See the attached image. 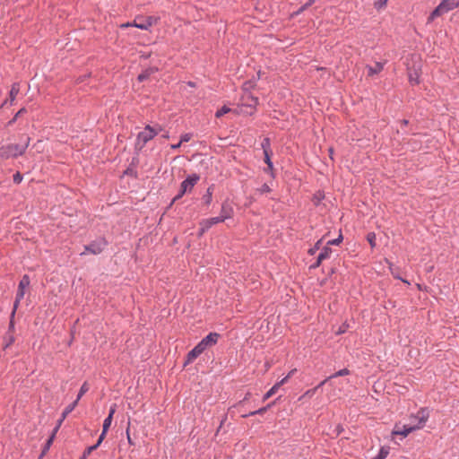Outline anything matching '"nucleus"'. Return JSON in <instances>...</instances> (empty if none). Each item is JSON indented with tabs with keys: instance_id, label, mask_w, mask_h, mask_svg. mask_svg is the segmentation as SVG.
<instances>
[{
	"instance_id": "f257e3e1",
	"label": "nucleus",
	"mask_w": 459,
	"mask_h": 459,
	"mask_svg": "<svg viewBox=\"0 0 459 459\" xmlns=\"http://www.w3.org/2000/svg\"><path fill=\"white\" fill-rule=\"evenodd\" d=\"M428 419L429 412L427 409L421 408L420 410L418 411V416L416 417V420H418L417 424H405L403 426L396 424L394 428V430L392 431V434L394 436L400 435L405 437L411 432L423 428Z\"/></svg>"
},
{
	"instance_id": "f03ea898",
	"label": "nucleus",
	"mask_w": 459,
	"mask_h": 459,
	"mask_svg": "<svg viewBox=\"0 0 459 459\" xmlns=\"http://www.w3.org/2000/svg\"><path fill=\"white\" fill-rule=\"evenodd\" d=\"M30 142L29 136L22 138L20 143H10L0 147V157L4 160L22 156L28 148Z\"/></svg>"
},
{
	"instance_id": "7ed1b4c3",
	"label": "nucleus",
	"mask_w": 459,
	"mask_h": 459,
	"mask_svg": "<svg viewBox=\"0 0 459 459\" xmlns=\"http://www.w3.org/2000/svg\"><path fill=\"white\" fill-rule=\"evenodd\" d=\"M161 131L160 126L157 125L155 126H151L147 125L144 129L138 133L136 138V147L141 150L144 147V145L153 139L159 132Z\"/></svg>"
},
{
	"instance_id": "20e7f679",
	"label": "nucleus",
	"mask_w": 459,
	"mask_h": 459,
	"mask_svg": "<svg viewBox=\"0 0 459 459\" xmlns=\"http://www.w3.org/2000/svg\"><path fill=\"white\" fill-rule=\"evenodd\" d=\"M457 7H459V0H442L429 14L428 22H433L436 18L447 13Z\"/></svg>"
},
{
	"instance_id": "39448f33",
	"label": "nucleus",
	"mask_w": 459,
	"mask_h": 459,
	"mask_svg": "<svg viewBox=\"0 0 459 459\" xmlns=\"http://www.w3.org/2000/svg\"><path fill=\"white\" fill-rule=\"evenodd\" d=\"M200 179V176L196 173L188 175L180 185V189L178 195L173 198L172 204L183 197L186 193H190L194 186L197 184Z\"/></svg>"
},
{
	"instance_id": "423d86ee",
	"label": "nucleus",
	"mask_w": 459,
	"mask_h": 459,
	"mask_svg": "<svg viewBox=\"0 0 459 459\" xmlns=\"http://www.w3.org/2000/svg\"><path fill=\"white\" fill-rule=\"evenodd\" d=\"M30 280L28 274H24L19 284H18V290L15 296V300L13 303L14 310H17L21 300L24 298L25 295V289L30 286Z\"/></svg>"
},
{
	"instance_id": "0eeeda50",
	"label": "nucleus",
	"mask_w": 459,
	"mask_h": 459,
	"mask_svg": "<svg viewBox=\"0 0 459 459\" xmlns=\"http://www.w3.org/2000/svg\"><path fill=\"white\" fill-rule=\"evenodd\" d=\"M108 242L104 238H100L96 240L91 241L90 244L86 245L84 247V252H82L81 255H84L86 252L93 254V255H99L100 254L104 248L107 247Z\"/></svg>"
},
{
	"instance_id": "6e6552de",
	"label": "nucleus",
	"mask_w": 459,
	"mask_h": 459,
	"mask_svg": "<svg viewBox=\"0 0 459 459\" xmlns=\"http://www.w3.org/2000/svg\"><path fill=\"white\" fill-rule=\"evenodd\" d=\"M221 337L220 333L216 332L210 333L204 338H203L195 346L201 351H204L205 350L214 346Z\"/></svg>"
},
{
	"instance_id": "1a4fd4ad",
	"label": "nucleus",
	"mask_w": 459,
	"mask_h": 459,
	"mask_svg": "<svg viewBox=\"0 0 459 459\" xmlns=\"http://www.w3.org/2000/svg\"><path fill=\"white\" fill-rule=\"evenodd\" d=\"M220 222H223V219L221 218L220 216L203 220L200 222V235L204 234L211 227H212L213 225L220 223Z\"/></svg>"
},
{
	"instance_id": "9d476101",
	"label": "nucleus",
	"mask_w": 459,
	"mask_h": 459,
	"mask_svg": "<svg viewBox=\"0 0 459 459\" xmlns=\"http://www.w3.org/2000/svg\"><path fill=\"white\" fill-rule=\"evenodd\" d=\"M154 21H155V19L153 17L149 16L146 19L139 21V22L137 20H134L132 26L136 27L141 30H147L152 26ZM124 26L128 27V26H131V24L127 23V24H125Z\"/></svg>"
},
{
	"instance_id": "9b49d317",
	"label": "nucleus",
	"mask_w": 459,
	"mask_h": 459,
	"mask_svg": "<svg viewBox=\"0 0 459 459\" xmlns=\"http://www.w3.org/2000/svg\"><path fill=\"white\" fill-rule=\"evenodd\" d=\"M332 254V248L329 247H325L322 248L321 252L319 253L316 261L310 265V269H316L320 266L322 261L328 259Z\"/></svg>"
},
{
	"instance_id": "f8f14e48",
	"label": "nucleus",
	"mask_w": 459,
	"mask_h": 459,
	"mask_svg": "<svg viewBox=\"0 0 459 459\" xmlns=\"http://www.w3.org/2000/svg\"><path fill=\"white\" fill-rule=\"evenodd\" d=\"M232 215L233 208L231 204L228 201L223 202L221 204V213L219 216L223 219V221H225L227 219L231 218Z\"/></svg>"
},
{
	"instance_id": "ddd939ff",
	"label": "nucleus",
	"mask_w": 459,
	"mask_h": 459,
	"mask_svg": "<svg viewBox=\"0 0 459 459\" xmlns=\"http://www.w3.org/2000/svg\"><path fill=\"white\" fill-rule=\"evenodd\" d=\"M242 100H243V105L249 107V108H255V107L258 105V99L256 97L251 95L250 93H246L242 97Z\"/></svg>"
},
{
	"instance_id": "4468645a",
	"label": "nucleus",
	"mask_w": 459,
	"mask_h": 459,
	"mask_svg": "<svg viewBox=\"0 0 459 459\" xmlns=\"http://www.w3.org/2000/svg\"><path fill=\"white\" fill-rule=\"evenodd\" d=\"M203 351H201L196 346H195L186 355L184 366L192 363L197 357H199Z\"/></svg>"
},
{
	"instance_id": "2eb2a0df",
	"label": "nucleus",
	"mask_w": 459,
	"mask_h": 459,
	"mask_svg": "<svg viewBox=\"0 0 459 459\" xmlns=\"http://www.w3.org/2000/svg\"><path fill=\"white\" fill-rule=\"evenodd\" d=\"M367 69L368 74L369 76H372L374 74L380 73L384 69V63L377 62L373 66L368 65Z\"/></svg>"
},
{
	"instance_id": "dca6fc26",
	"label": "nucleus",
	"mask_w": 459,
	"mask_h": 459,
	"mask_svg": "<svg viewBox=\"0 0 459 459\" xmlns=\"http://www.w3.org/2000/svg\"><path fill=\"white\" fill-rule=\"evenodd\" d=\"M213 185L210 186L203 195L202 201L204 205L209 206L212 201Z\"/></svg>"
},
{
	"instance_id": "f3484780",
	"label": "nucleus",
	"mask_w": 459,
	"mask_h": 459,
	"mask_svg": "<svg viewBox=\"0 0 459 459\" xmlns=\"http://www.w3.org/2000/svg\"><path fill=\"white\" fill-rule=\"evenodd\" d=\"M76 405H77V401H74L72 403L67 405L65 407V409L64 410V411L62 412L61 418L58 420V421H60L62 423L65 420V419L67 417V415L74 410Z\"/></svg>"
},
{
	"instance_id": "a211bd4d",
	"label": "nucleus",
	"mask_w": 459,
	"mask_h": 459,
	"mask_svg": "<svg viewBox=\"0 0 459 459\" xmlns=\"http://www.w3.org/2000/svg\"><path fill=\"white\" fill-rule=\"evenodd\" d=\"M20 91V85L18 82H14L13 83L12 85V88L10 90V92H9V98H10V102L11 104H13V102L14 101L17 94L19 93Z\"/></svg>"
},
{
	"instance_id": "6ab92c4d",
	"label": "nucleus",
	"mask_w": 459,
	"mask_h": 459,
	"mask_svg": "<svg viewBox=\"0 0 459 459\" xmlns=\"http://www.w3.org/2000/svg\"><path fill=\"white\" fill-rule=\"evenodd\" d=\"M53 441H54V437L53 436H50L48 440L46 441L45 445L43 446V448H42V451H41V454L39 455V459H42L45 455L48 452L50 446H52L53 444Z\"/></svg>"
},
{
	"instance_id": "aec40b11",
	"label": "nucleus",
	"mask_w": 459,
	"mask_h": 459,
	"mask_svg": "<svg viewBox=\"0 0 459 459\" xmlns=\"http://www.w3.org/2000/svg\"><path fill=\"white\" fill-rule=\"evenodd\" d=\"M389 446H382L378 454L373 459H385L389 455Z\"/></svg>"
},
{
	"instance_id": "412c9836",
	"label": "nucleus",
	"mask_w": 459,
	"mask_h": 459,
	"mask_svg": "<svg viewBox=\"0 0 459 459\" xmlns=\"http://www.w3.org/2000/svg\"><path fill=\"white\" fill-rule=\"evenodd\" d=\"M316 0H307L306 4L301 5L295 13L294 15H299L302 13L305 10L310 7Z\"/></svg>"
},
{
	"instance_id": "4be33fe9",
	"label": "nucleus",
	"mask_w": 459,
	"mask_h": 459,
	"mask_svg": "<svg viewBox=\"0 0 459 459\" xmlns=\"http://www.w3.org/2000/svg\"><path fill=\"white\" fill-rule=\"evenodd\" d=\"M88 391H89V385H88V384H87L86 382H84V383L82 385V386H81V388H80V390H79V393H78V394H77V397H76L75 401H77V403H78V402L80 401V399L82 397V395H83L85 393H87Z\"/></svg>"
},
{
	"instance_id": "5701e85b",
	"label": "nucleus",
	"mask_w": 459,
	"mask_h": 459,
	"mask_svg": "<svg viewBox=\"0 0 459 459\" xmlns=\"http://www.w3.org/2000/svg\"><path fill=\"white\" fill-rule=\"evenodd\" d=\"M261 148L263 149L264 152H272L271 151V141L268 137H265L263 139V141L261 143Z\"/></svg>"
},
{
	"instance_id": "b1692460",
	"label": "nucleus",
	"mask_w": 459,
	"mask_h": 459,
	"mask_svg": "<svg viewBox=\"0 0 459 459\" xmlns=\"http://www.w3.org/2000/svg\"><path fill=\"white\" fill-rule=\"evenodd\" d=\"M350 374V370L348 368H342L335 372L334 374L331 375L328 378L332 379L337 377H344Z\"/></svg>"
},
{
	"instance_id": "393cba45",
	"label": "nucleus",
	"mask_w": 459,
	"mask_h": 459,
	"mask_svg": "<svg viewBox=\"0 0 459 459\" xmlns=\"http://www.w3.org/2000/svg\"><path fill=\"white\" fill-rule=\"evenodd\" d=\"M111 422H112V419H111V416H108L104 421H103V426H102V432L101 433H104V434H107L110 425H111Z\"/></svg>"
},
{
	"instance_id": "a878e982",
	"label": "nucleus",
	"mask_w": 459,
	"mask_h": 459,
	"mask_svg": "<svg viewBox=\"0 0 459 459\" xmlns=\"http://www.w3.org/2000/svg\"><path fill=\"white\" fill-rule=\"evenodd\" d=\"M279 389V385H274L271 387V389L264 395V401L269 399L271 396H273L277 390Z\"/></svg>"
},
{
	"instance_id": "bb28decb",
	"label": "nucleus",
	"mask_w": 459,
	"mask_h": 459,
	"mask_svg": "<svg viewBox=\"0 0 459 459\" xmlns=\"http://www.w3.org/2000/svg\"><path fill=\"white\" fill-rule=\"evenodd\" d=\"M367 240L368 241L370 247L374 248L376 247V234L374 232H369L367 235Z\"/></svg>"
},
{
	"instance_id": "cd10ccee",
	"label": "nucleus",
	"mask_w": 459,
	"mask_h": 459,
	"mask_svg": "<svg viewBox=\"0 0 459 459\" xmlns=\"http://www.w3.org/2000/svg\"><path fill=\"white\" fill-rule=\"evenodd\" d=\"M230 111V108H228L227 106H223L222 108H221L220 109H218L215 113V117H221L222 116H224L225 114L229 113Z\"/></svg>"
},
{
	"instance_id": "c85d7f7f",
	"label": "nucleus",
	"mask_w": 459,
	"mask_h": 459,
	"mask_svg": "<svg viewBox=\"0 0 459 459\" xmlns=\"http://www.w3.org/2000/svg\"><path fill=\"white\" fill-rule=\"evenodd\" d=\"M349 328H350V325L347 322H344L339 326V328L336 332V334L340 335V334L345 333Z\"/></svg>"
},
{
	"instance_id": "c756f323",
	"label": "nucleus",
	"mask_w": 459,
	"mask_h": 459,
	"mask_svg": "<svg viewBox=\"0 0 459 459\" xmlns=\"http://www.w3.org/2000/svg\"><path fill=\"white\" fill-rule=\"evenodd\" d=\"M15 313H16V310H14V307H13V311L11 313V316H10V322H9V326H8V330L9 332H12L14 330V316H15Z\"/></svg>"
},
{
	"instance_id": "7c9ffc66",
	"label": "nucleus",
	"mask_w": 459,
	"mask_h": 459,
	"mask_svg": "<svg viewBox=\"0 0 459 459\" xmlns=\"http://www.w3.org/2000/svg\"><path fill=\"white\" fill-rule=\"evenodd\" d=\"M270 407V404H268L267 406L265 407H262L256 411H251L249 412L248 414L247 415H244V417H247V416H253V415H256V414H263L264 412H265L267 411V409Z\"/></svg>"
},
{
	"instance_id": "2f4dec72",
	"label": "nucleus",
	"mask_w": 459,
	"mask_h": 459,
	"mask_svg": "<svg viewBox=\"0 0 459 459\" xmlns=\"http://www.w3.org/2000/svg\"><path fill=\"white\" fill-rule=\"evenodd\" d=\"M96 450V446H89L87 447L84 452L82 453L80 459H87V457L94 451Z\"/></svg>"
},
{
	"instance_id": "473e14b6",
	"label": "nucleus",
	"mask_w": 459,
	"mask_h": 459,
	"mask_svg": "<svg viewBox=\"0 0 459 459\" xmlns=\"http://www.w3.org/2000/svg\"><path fill=\"white\" fill-rule=\"evenodd\" d=\"M257 191L263 195V194H265V193H269L272 191L271 187L269 186L268 184L264 183L262 185V186L260 188L257 189Z\"/></svg>"
},
{
	"instance_id": "72a5a7b5",
	"label": "nucleus",
	"mask_w": 459,
	"mask_h": 459,
	"mask_svg": "<svg viewBox=\"0 0 459 459\" xmlns=\"http://www.w3.org/2000/svg\"><path fill=\"white\" fill-rule=\"evenodd\" d=\"M4 349H7L10 345H12L14 342V337L11 334L4 338Z\"/></svg>"
},
{
	"instance_id": "f704fd0d",
	"label": "nucleus",
	"mask_w": 459,
	"mask_h": 459,
	"mask_svg": "<svg viewBox=\"0 0 459 459\" xmlns=\"http://www.w3.org/2000/svg\"><path fill=\"white\" fill-rule=\"evenodd\" d=\"M267 165V168L264 169V172L266 173H269L271 175V177L273 178L275 177L274 175V172H273V161L272 162H268Z\"/></svg>"
},
{
	"instance_id": "c9c22d12",
	"label": "nucleus",
	"mask_w": 459,
	"mask_h": 459,
	"mask_svg": "<svg viewBox=\"0 0 459 459\" xmlns=\"http://www.w3.org/2000/svg\"><path fill=\"white\" fill-rule=\"evenodd\" d=\"M342 235L340 234L338 238H334V239H332V240H329L327 242V245H332V246H336V245H339L342 241Z\"/></svg>"
},
{
	"instance_id": "e433bc0d",
	"label": "nucleus",
	"mask_w": 459,
	"mask_h": 459,
	"mask_svg": "<svg viewBox=\"0 0 459 459\" xmlns=\"http://www.w3.org/2000/svg\"><path fill=\"white\" fill-rule=\"evenodd\" d=\"M26 112V109L24 108H21L16 114L15 116L13 117V118L12 120L9 121V125H12L13 123H14L16 121L17 118H19V117L21 115H22L23 113Z\"/></svg>"
},
{
	"instance_id": "4c0bfd02",
	"label": "nucleus",
	"mask_w": 459,
	"mask_h": 459,
	"mask_svg": "<svg viewBox=\"0 0 459 459\" xmlns=\"http://www.w3.org/2000/svg\"><path fill=\"white\" fill-rule=\"evenodd\" d=\"M387 0H375L374 5L377 9H381L385 6Z\"/></svg>"
},
{
	"instance_id": "58836bf2",
	"label": "nucleus",
	"mask_w": 459,
	"mask_h": 459,
	"mask_svg": "<svg viewBox=\"0 0 459 459\" xmlns=\"http://www.w3.org/2000/svg\"><path fill=\"white\" fill-rule=\"evenodd\" d=\"M151 75V73L149 71H145L142 74H140L137 77L138 81L139 82H143L145 81L149 76Z\"/></svg>"
},
{
	"instance_id": "ea45409f",
	"label": "nucleus",
	"mask_w": 459,
	"mask_h": 459,
	"mask_svg": "<svg viewBox=\"0 0 459 459\" xmlns=\"http://www.w3.org/2000/svg\"><path fill=\"white\" fill-rule=\"evenodd\" d=\"M321 243H322V240H321V239H320V240H318V241L315 244V246H314L312 248H310V249L308 250V253H309L310 255H314V254L316 253V250H318V249L320 248Z\"/></svg>"
},
{
	"instance_id": "a19ab883",
	"label": "nucleus",
	"mask_w": 459,
	"mask_h": 459,
	"mask_svg": "<svg viewBox=\"0 0 459 459\" xmlns=\"http://www.w3.org/2000/svg\"><path fill=\"white\" fill-rule=\"evenodd\" d=\"M409 80H410V82H411V84H417V83H419V76H418V74H411L409 75Z\"/></svg>"
},
{
	"instance_id": "79ce46f5",
	"label": "nucleus",
	"mask_w": 459,
	"mask_h": 459,
	"mask_svg": "<svg viewBox=\"0 0 459 459\" xmlns=\"http://www.w3.org/2000/svg\"><path fill=\"white\" fill-rule=\"evenodd\" d=\"M22 175L20 173V172H16L14 175H13V182L15 184H20L22 181Z\"/></svg>"
},
{
	"instance_id": "37998d69",
	"label": "nucleus",
	"mask_w": 459,
	"mask_h": 459,
	"mask_svg": "<svg viewBox=\"0 0 459 459\" xmlns=\"http://www.w3.org/2000/svg\"><path fill=\"white\" fill-rule=\"evenodd\" d=\"M105 437H106V434L101 433L100 436L99 437L96 444L92 445L91 446H96V449H97L100 446V444L102 443V441L105 438Z\"/></svg>"
},
{
	"instance_id": "c03bdc74",
	"label": "nucleus",
	"mask_w": 459,
	"mask_h": 459,
	"mask_svg": "<svg viewBox=\"0 0 459 459\" xmlns=\"http://www.w3.org/2000/svg\"><path fill=\"white\" fill-rule=\"evenodd\" d=\"M271 154H272V152H264V160L266 164H268V162H272Z\"/></svg>"
},
{
	"instance_id": "a18cd8bd",
	"label": "nucleus",
	"mask_w": 459,
	"mask_h": 459,
	"mask_svg": "<svg viewBox=\"0 0 459 459\" xmlns=\"http://www.w3.org/2000/svg\"><path fill=\"white\" fill-rule=\"evenodd\" d=\"M191 139V134H185L181 136L180 138V142L183 143H186L188 142L189 140Z\"/></svg>"
},
{
	"instance_id": "49530a36",
	"label": "nucleus",
	"mask_w": 459,
	"mask_h": 459,
	"mask_svg": "<svg viewBox=\"0 0 459 459\" xmlns=\"http://www.w3.org/2000/svg\"><path fill=\"white\" fill-rule=\"evenodd\" d=\"M61 424H62V423H61L60 421H57L56 426L54 428V429H53V431H52V433H51V435H50V436H53V437H54V438L56 437V433H57V431H58V429H59V428H60Z\"/></svg>"
},
{
	"instance_id": "de8ad7c7",
	"label": "nucleus",
	"mask_w": 459,
	"mask_h": 459,
	"mask_svg": "<svg viewBox=\"0 0 459 459\" xmlns=\"http://www.w3.org/2000/svg\"><path fill=\"white\" fill-rule=\"evenodd\" d=\"M290 374H291V372H290L288 376H286L285 377H283L281 381L277 382L275 385H279V387H280L281 385H282L283 384H285V383L288 381V379H289V377H290Z\"/></svg>"
},
{
	"instance_id": "09e8293b",
	"label": "nucleus",
	"mask_w": 459,
	"mask_h": 459,
	"mask_svg": "<svg viewBox=\"0 0 459 459\" xmlns=\"http://www.w3.org/2000/svg\"><path fill=\"white\" fill-rule=\"evenodd\" d=\"M418 416V412L416 414H411L410 417V423L409 424H417L418 420H416V417Z\"/></svg>"
},
{
	"instance_id": "8fccbe9b",
	"label": "nucleus",
	"mask_w": 459,
	"mask_h": 459,
	"mask_svg": "<svg viewBox=\"0 0 459 459\" xmlns=\"http://www.w3.org/2000/svg\"><path fill=\"white\" fill-rule=\"evenodd\" d=\"M116 411V404H113L109 409V413L108 416H111V419H113V415Z\"/></svg>"
},
{
	"instance_id": "3c124183",
	"label": "nucleus",
	"mask_w": 459,
	"mask_h": 459,
	"mask_svg": "<svg viewBox=\"0 0 459 459\" xmlns=\"http://www.w3.org/2000/svg\"><path fill=\"white\" fill-rule=\"evenodd\" d=\"M329 378L327 377L326 379L323 380L322 382H320L316 387L315 389L317 390L318 388L322 387L325 383L326 381L328 380Z\"/></svg>"
},
{
	"instance_id": "603ef678",
	"label": "nucleus",
	"mask_w": 459,
	"mask_h": 459,
	"mask_svg": "<svg viewBox=\"0 0 459 459\" xmlns=\"http://www.w3.org/2000/svg\"><path fill=\"white\" fill-rule=\"evenodd\" d=\"M316 390L314 388V389H310V390H307L306 393H305V395H308V396H311L315 394Z\"/></svg>"
},
{
	"instance_id": "864d4df0",
	"label": "nucleus",
	"mask_w": 459,
	"mask_h": 459,
	"mask_svg": "<svg viewBox=\"0 0 459 459\" xmlns=\"http://www.w3.org/2000/svg\"><path fill=\"white\" fill-rule=\"evenodd\" d=\"M181 144H182V143L180 141L178 143L171 144V149H173V150L178 149Z\"/></svg>"
},
{
	"instance_id": "5fc2aeb1",
	"label": "nucleus",
	"mask_w": 459,
	"mask_h": 459,
	"mask_svg": "<svg viewBox=\"0 0 459 459\" xmlns=\"http://www.w3.org/2000/svg\"><path fill=\"white\" fill-rule=\"evenodd\" d=\"M408 124H409V120H407V119H403V120H401V125H402V126H407Z\"/></svg>"
},
{
	"instance_id": "6e6d98bb",
	"label": "nucleus",
	"mask_w": 459,
	"mask_h": 459,
	"mask_svg": "<svg viewBox=\"0 0 459 459\" xmlns=\"http://www.w3.org/2000/svg\"><path fill=\"white\" fill-rule=\"evenodd\" d=\"M187 84L190 86V87H195V83L194 82H188Z\"/></svg>"
},
{
	"instance_id": "4d7b16f0",
	"label": "nucleus",
	"mask_w": 459,
	"mask_h": 459,
	"mask_svg": "<svg viewBox=\"0 0 459 459\" xmlns=\"http://www.w3.org/2000/svg\"><path fill=\"white\" fill-rule=\"evenodd\" d=\"M127 439H128V442H129L130 444H132V439H131V437H130V436H129V433H128V432H127Z\"/></svg>"
},
{
	"instance_id": "13d9d810",
	"label": "nucleus",
	"mask_w": 459,
	"mask_h": 459,
	"mask_svg": "<svg viewBox=\"0 0 459 459\" xmlns=\"http://www.w3.org/2000/svg\"><path fill=\"white\" fill-rule=\"evenodd\" d=\"M162 137H163V138H169V133L164 134L162 135Z\"/></svg>"
},
{
	"instance_id": "bf43d9fd",
	"label": "nucleus",
	"mask_w": 459,
	"mask_h": 459,
	"mask_svg": "<svg viewBox=\"0 0 459 459\" xmlns=\"http://www.w3.org/2000/svg\"><path fill=\"white\" fill-rule=\"evenodd\" d=\"M324 196L323 195H319V196H316V198L318 199V201H320Z\"/></svg>"
}]
</instances>
